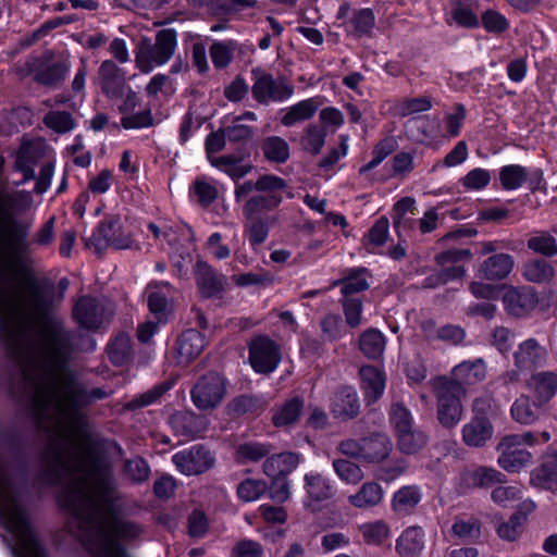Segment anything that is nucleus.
I'll return each mask as SVG.
<instances>
[{"label": "nucleus", "mask_w": 557, "mask_h": 557, "mask_svg": "<svg viewBox=\"0 0 557 557\" xmlns=\"http://www.w3.org/2000/svg\"><path fill=\"white\" fill-rule=\"evenodd\" d=\"M57 469L69 478L62 504L72 513L70 528L95 557H126L121 543L138 537L141 528L120 517L108 468Z\"/></svg>", "instance_id": "f257e3e1"}, {"label": "nucleus", "mask_w": 557, "mask_h": 557, "mask_svg": "<svg viewBox=\"0 0 557 557\" xmlns=\"http://www.w3.org/2000/svg\"><path fill=\"white\" fill-rule=\"evenodd\" d=\"M0 522L12 535L20 557H46L16 495L0 468Z\"/></svg>", "instance_id": "f03ea898"}, {"label": "nucleus", "mask_w": 557, "mask_h": 557, "mask_svg": "<svg viewBox=\"0 0 557 557\" xmlns=\"http://www.w3.org/2000/svg\"><path fill=\"white\" fill-rule=\"evenodd\" d=\"M286 182L276 175H263L257 180L255 187L262 194L250 197L243 207L245 218H265L267 213L278 207L282 202V191Z\"/></svg>", "instance_id": "7ed1b4c3"}, {"label": "nucleus", "mask_w": 557, "mask_h": 557, "mask_svg": "<svg viewBox=\"0 0 557 557\" xmlns=\"http://www.w3.org/2000/svg\"><path fill=\"white\" fill-rule=\"evenodd\" d=\"M176 46V33L173 29L160 30L154 45L145 40L138 46L135 55L137 67L147 74L154 67L165 64L174 54Z\"/></svg>", "instance_id": "20e7f679"}, {"label": "nucleus", "mask_w": 557, "mask_h": 557, "mask_svg": "<svg viewBox=\"0 0 557 557\" xmlns=\"http://www.w3.org/2000/svg\"><path fill=\"white\" fill-rule=\"evenodd\" d=\"M437 398V419L445 428H455L462 417L463 388L444 377L432 383Z\"/></svg>", "instance_id": "39448f33"}, {"label": "nucleus", "mask_w": 557, "mask_h": 557, "mask_svg": "<svg viewBox=\"0 0 557 557\" xmlns=\"http://www.w3.org/2000/svg\"><path fill=\"white\" fill-rule=\"evenodd\" d=\"M226 382L219 373H208L200 377L191 391L194 405L202 410L216 407L223 399Z\"/></svg>", "instance_id": "423d86ee"}, {"label": "nucleus", "mask_w": 557, "mask_h": 557, "mask_svg": "<svg viewBox=\"0 0 557 557\" xmlns=\"http://www.w3.org/2000/svg\"><path fill=\"white\" fill-rule=\"evenodd\" d=\"M253 98L259 103L283 102L294 94V86L283 78H274L267 73H255V83L251 88Z\"/></svg>", "instance_id": "0eeeda50"}, {"label": "nucleus", "mask_w": 557, "mask_h": 557, "mask_svg": "<svg viewBox=\"0 0 557 557\" xmlns=\"http://www.w3.org/2000/svg\"><path fill=\"white\" fill-rule=\"evenodd\" d=\"M248 348L250 366L257 373L268 374L275 371L281 361V351L272 339L258 336Z\"/></svg>", "instance_id": "6e6552de"}, {"label": "nucleus", "mask_w": 557, "mask_h": 557, "mask_svg": "<svg viewBox=\"0 0 557 557\" xmlns=\"http://www.w3.org/2000/svg\"><path fill=\"white\" fill-rule=\"evenodd\" d=\"M172 461L184 475H199L214 466L213 455L201 446H193L175 453Z\"/></svg>", "instance_id": "1a4fd4ad"}, {"label": "nucleus", "mask_w": 557, "mask_h": 557, "mask_svg": "<svg viewBox=\"0 0 557 557\" xmlns=\"http://www.w3.org/2000/svg\"><path fill=\"white\" fill-rule=\"evenodd\" d=\"M547 349L535 338L521 342L513 352V362L518 371L533 370L544 367L547 361Z\"/></svg>", "instance_id": "9d476101"}, {"label": "nucleus", "mask_w": 557, "mask_h": 557, "mask_svg": "<svg viewBox=\"0 0 557 557\" xmlns=\"http://www.w3.org/2000/svg\"><path fill=\"white\" fill-rule=\"evenodd\" d=\"M503 302L511 315L523 317L537 305V297L531 287H507L503 295Z\"/></svg>", "instance_id": "9b49d317"}, {"label": "nucleus", "mask_w": 557, "mask_h": 557, "mask_svg": "<svg viewBox=\"0 0 557 557\" xmlns=\"http://www.w3.org/2000/svg\"><path fill=\"white\" fill-rule=\"evenodd\" d=\"M74 318L86 330L98 329L104 320L102 304L90 297H82L74 307Z\"/></svg>", "instance_id": "f8f14e48"}, {"label": "nucleus", "mask_w": 557, "mask_h": 557, "mask_svg": "<svg viewBox=\"0 0 557 557\" xmlns=\"http://www.w3.org/2000/svg\"><path fill=\"white\" fill-rule=\"evenodd\" d=\"M497 449L500 453L497 459L498 466L506 472L518 473L533 461L530 451L519 446H507L505 437L499 442Z\"/></svg>", "instance_id": "ddd939ff"}, {"label": "nucleus", "mask_w": 557, "mask_h": 557, "mask_svg": "<svg viewBox=\"0 0 557 557\" xmlns=\"http://www.w3.org/2000/svg\"><path fill=\"white\" fill-rule=\"evenodd\" d=\"M539 404H547L557 394V373L541 371L533 373L525 383Z\"/></svg>", "instance_id": "4468645a"}, {"label": "nucleus", "mask_w": 557, "mask_h": 557, "mask_svg": "<svg viewBox=\"0 0 557 557\" xmlns=\"http://www.w3.org/2000/svg\"><path fill=\"white\" fill-rule=\"evenodd\" d=\"M461 433L466 445L482 447L492 438L494 428L485 416H474L462 426Z\"/></svg>", "instance_id": "2eb2a0df"}, {"label": "nucleus", "mask_w": 557, "mask_h": 557, "mask_svg": "<svg viewBox=\"0 0 557 557\" xmlns=\"http://www.w3.org/2000/svg\"><path fill=\"white\" fill-rule=\"evenodd\" d=\"M173 432L182 437L194 438L206 430V421L193 412L178 411L169 419Z\"/></svg>", "instance_id": "dca6fc26"}, {"label": "nucleus", "mask_w": 557, "mask_h": 557, "mask_svg": "<svg viewBox=\"0 0 557 557\" xmlns=\"http://www.w3.org/2000/svg\"><path fill=\"white\" fill-rule=\"evenodd\" d=\"M322 103L323 99L321 97H312L287 107L281 111V123L289 127L296 123L309 120L314 115Z\"/></svg>", "instance_id": "f3484780"}, {"label": "nucleus", "mask_w": 557, "mask_h": 557, "mask_svg": "<svg viewBox=\"0 0 557 557\" xmlns=\"http://www.w3.org/2000/svg\"><path fill=\"white\" fill-rule=\"evenodd\" d=\"M383 487L373 481L364 482L355 493L348 495V504L356 509H371L384 499Z\"/></svg>", "instance_id": "a211bd4d"}, {"label": "nucleus", "mask_w": 557, "mask_h": 557, "mask_svg": "<svg viewBox=\"0 0 557 557\" xmlns=\"http://www.w3.org/2000/svg\"><path fill=\"white\" fill-rule=\"evenodd\" d=\"M359 408L358 395L354 387L343 386L335 392L331 403V410L335 417L354 418L358 414Z\"/></svg>", "instance_id": "6ab92c4d"}, {"label": "nucleus", "mask_w": 557, "mask_h": 557, "mask_svg": "<svg viewBox=\"0 0 557 557\" xmlns=\"http://www.w3.org/2000/svg\"><path fill=\"white\" fill-rule=\"evenodd\" d=\"M530 483L540 488H557V450L547 451L542 466L532 471Z\"/></svg>", "instance_id": "aec40b11"}, {"label": "nucleus", "mask_w": 557, "mask_h": 557, "mask_svg": "<svg viewBox=\"0 0 557 557\" xmlns=\"http://www.w3.org/2000/svg\"><path fill=\"white\" fill-rule=\"evenodd\" d=\"M302 410L304 400L300 397L289 398L272 409V423L275 428L288 429L298 422Z\"/></svg>", "instance_id": "412c9836"}, {"label": "nucleus", "mask_w": 557, "mask_h": 557, "mask_svg": "<svg viewBox=\"0 0 557 557\" xmlns=\"http://www.w3.org/2000/svg\"><path fill=\"white\" fill-rule=\"evenodd\" d=\"M542 406L536 399L532 400L530 396L521 394L510 406V417L521 425H532L540 419Z\"/></svg>", "instance_id": "4be33fe9"}, {"label": "nucleus", "mask_w": 557, "mask_h": 557, "mask_svg": "<svg viewBox=\"0 0 557 557\" xmlns=\"http://www.w3.org/2000/svg\"><path fill=\"white\" fill-rule=\"evenodd\" d=\"M196 280L203 296L211 297L223 290L226 278L215 273L211 265L199 261L196 264Z\"/></svg>", "instance_id": "5701e85b"}, {"label": "nucleus", "mask_w": 557, "mask_h": 557, "mask_svg": "<svg viewBox=\"0 0 557 557\" xmlns=\"http://www.w3.org/2000/svg\"><path fill=\"white\" fill-rule=\"evenodd\" d=\"M451 376L458 386L479 383L486 376V364L481 358L462 361L454 367Z\"/></svg>", "instance_id": "b1692460"}, {"label": "nucleus", "mask_w": 557, "mask_h": 557, "mask_svg": "<svg viewBox=\"0 0 557 557\" xmlns=\"http://www.w3.org/2000/svg\"><path fill=\"white\" fill-rule=\"evenodd\" d=\"M361 389L369 404L375 403L384 393L385 376L384 373L372 366H366L360 369Z\"/></svg>", "instance_id": "393cba45"}, {"label": "nucleus", "mask_w": 557, "mask_h": 557, "mask_svg": "<svg viewBox=\"0 0 557 557\" xmlns=\"http://www.w3.org/2000/svg\"><path fill=\"white\" fill-rule=\"evenodd\" d=\"M206 346L203 335L196 330H187L182 333L177 341V361L180 363H187L199 354Z\"/></svg>", "instance_id": "a878e982"}, {"label": "nucleus", "mask_w": 557, "mask_h": 557, "mask_svg": "<svg viewBox=\"0 0 557 557\" xmlns=\"http://www.w3.org/2000/svg\"><path fill=\"white\" fill-rule=\"evenodd\" d=\"M301 460L302 457L296 453L272 455L264 461L263 471L270 478L284 476L294 471Z\"/></svg>", "instance_id": "bb28decb"}, {"label": "nucleus", "mask_w": 557, "mask_h": 557, "mask_svg": "<svg viewBox=\"0 0 557 557\" xmlns=\"http://www.w3.org/2000/svg\"><path fill=\"white\" fill-rule=\"evenodd\" d=\"M513 258L508 253H497L487 258L480 267L484 278L498 281L507 277L513 268Z\"/></svg>", "instance_id": "cd10ccee"}, {"label": "nucleus", "mask_w": 557, "mask_h": 557, "mask_svg": "<svg viewBox=\"0 0 557 557\" xmlns=\"http://www.w3.org/2000/svg\"><path fill=\"white\" fill-rule=\"evenodd\" d=\"M424 548V533L421 528H407L396 541V550L403 557H418Z\"/></svg>", "instance_id": "c85d7f7f"}, {"label": "nucleus", "mask_w": 557, "mask_h": 557, "mask_svg": "<svg viewBox=\"0 0 557 557\" xmlns=\"http://www.w3.org/2000/svg\"><path fill=\"white\" fill-rule=\"evenodd\" d=\"M392 442L385 434H373L363 438V461L381 462L392 451Z\"/></svg>", "instance_id": "c756f323"}, {"label": "nucleus", "mask_w": 557, "mask_h": 557, "mask_svg": "<svg viewBox=\"0 0 557 557\" xmlns=\"http://www.w3.org/2000/svg\"><path fill=\"white\" fill-rule=\"evenodd\" d=\"M147 292L149 309L161 320L170 309L172 287L166 282L153 283L148 286Z\"/></svg>", "instance_id": "7c9ffc66"}, {"label": "nucleus", "mask_w": 557, "mask_h": 557, "mask_svg": "<svg viewBox=\"0 0 557 557\" xmlns=\"http://www.w3.org/2000/svg\"><path fill=\"white\" fill-rule=\"evenodd\" d=\"M304 482L308 497L314 502L329 499L333 495V485L330 480L319 472L306 473Z\"/></svg>", "instance_id": "2f4dec72"}, {"label": "nucleus", "mask_w": 557, "mask_h": 557, "mask_svg": "<svg viewBox=\"0 0 557 557\" xmlns=\"http://www.w3.org/2000/svg\"><path fill=\"white\" fill-rule=\"evenodd\" d=\"M362 541L367 545L380 546L391 537L389 525L383 520H373L358 525Z\"/></svg>", "instance_id": "473e14b6"}, {"label": "nucleus", "mask_w": 557, "mask_h": 557, "mask_svg": "<svg viewBox=\"0 0 557 557\" xmlns=\"http://www.w3.org/2000/svg\"><path fill=\"white\" fill-rule=\"evenodd\" d=\"M120 230V224L117 221H110L103 223L96 233H94L95 239H101L108 244L113 246L116 249H126L132 247V237L128 233L121 232L120 235H116V232Z\"/></svg>", "instance_id": "72a5a7b5"}, {"label": "nucleus", "mask_w": 557, "mask_h": 557, "mask_svg": "<svg viewBox=\"0 0 557 557\" xmlns=\"http://www.w3.org/2000/svg\"><path fill=\"white\" fill-rule=\"evenodd\" d=\"M276 221L275 216L246 218L245 235L252 247L265 242L269 235L270 224Z\"/></svg>", "instance_id": "f704fd0d"}, {"label": "nucleus", "mask_w": 557, "mask_h": 557, "mask_svg": "<svg viewBox=\"0 0 557 557\" xmlns=\"http://www.w3.org/2000/svg\"><path fill=\"white\" fill-rule=\"evenodd\" d=\"M261 149L269 162L285 163L290 156L288 143L280 136H269L262 140Z\"/></svg>", "instance_id": "c9c22d12"}, {"label": "nucleus", "mask_w": 557, "mask_h": 557, "mask_svg": "<svg viewBox=\"0 0 557 557\" xmlns=\"http://www.w3.org/2000/svg\"><path fill=\"white\" fill-rule=\"evenodd\" d=\"M421 500V492L417 486H404L393 496L392 508L398 513L410 512Z\"/></svg>", "instance_id": "e433bc0d"}, {"label": "nucleus", "mask_w": 557, "mask_h": 557, "mask_svg": "<svg viewBox=\"0 0 557 557\" xmlns=\"http://www.w3.org/2000/svg\"><path fill=\"white\" fill-rule=\"evenodd\" d=\"M100 85L109 97H115L121 89L119 69L112 61H103L99 67Z\"/></svg>", "instance_id": "4c0bfd02"}, {"label": "nucleus", "mask_w": 557, "mask_h": 557, "mask_svg": "<svg viewBox=\"0 0 557 557\" xmlns=\"http://www.w3.org/2000/svg\"><path fill=\"white\" fill-rule=\"evenodd\" d=\"M210 163L234 181L244 177L251 171L250 164L243 163L240 160L231 156L210 158Z\"/></svg>", "instance_id": "58836bf2"}, {"label": "nucleus", "mask_w": 557, "mask_h": 557, "mask_svg": "<svg viewBox=\"0 0 557 557\" xmlns=\"http://www.w3.org/2000/svg\"><path fill=\"white\" fill-rule=\"evenodd\" d=\"M528 177V171L519 164H509L500 168L499 181L503 188L516 190L520 188Z\"/></svg>", "instance_id": "ea45409f"}, {"label": "nucleus", "mask_w": 557, "mask_h": 557, "mask_svg": "<svg viewBox=\"0 0 557 557\" xmlns=\"http://www.w3.org/2000/svg\"><path fill=\"white\" fill-rule=\"evenodd\" d=\"M360 349L368 358H379L385 348L384 335L377 330H369L360 336Z\"/></svg>", "instance_id": "a19ab883"}, {"label": "nucleus", "mask_w": 557, "mask_h": 557, "mask_svg": "<svg viewBox=\"0 0 557 557\" xmlns=\"http://www.w3.org/2000/svg\"><path fill=\"white\" fill-rule=\"evenodd\" d=\"M333 469L339 480L346 484L356 485L364 478L362 469L358 465L346 459L334 460Z\"/></svg>", "instance_id": "79ce46f5"}, {"label": "nucleus", "mask_w": 557, "mask_h": 557, "mask_svg": "<svg viewBox=\"0 0 557 557\" xmlns=\"http://www.w3.org/2000/svg\"><path fill=\"white\" fill-rule=\"evenodd\" d=\"M397 437L398 447L405 454H414L426 443L425 434L413 428L397 433Z\"/></svg>", "instance_id": "37998d69"}, {"label": "nucleus", "mask_w": 557, "mask_h": 557, "mask_svg": "<svg viewBox=\"0 0 557 557\" xmlns=\"http://www.w3.org/2000/svg\"><path fill=\"white\" fill-rule=\"evenodd\" d=\"M480 22L485 32L494 35H500L509 29L508 18L499 11L488 9L481 14Z\"/></svg>", "instance_id": "c03bdc74"}, {"label": "nucleus", "mask_w": 557, "mask_h": 557, "mask_svg": "<svg viewBox=\"0 0 557 557\" xmlns=\"http://www.w3.org/2000/svg\"><path fill=\"white\" fill-rule=\"evenodd\" d=\"M432 108V101L429 97H418L403 99L394 106V111L399 116H408L429 111Z\"/></svg>", "instance_id": "a18cd8bd"}, {"label": "nucleus", "mask_w": 557, "mask_h": 557, "mask_svg": "<svg viewBox=\"0 0 557 557\" xmlns=\"http://www.w3.org/2000/svg\"><path fill=\"white\" fill-rule=\"evenodd\" d=\"M553 268L543 260H532L524 264L523 276L533 283H543L553 277Z\"/></svg>", "instance_id": "49530a36"}, {"label": "nucleus", "mask_w": 557, "mask_h": 557, "mask_svg": "<svg viewBox=\"0 0 557 557\" xmlns=\"http://www.w3.org/2000/svg\"><path fill=\"white\" fill-rule=\"evenodd\" d=\"M47 127L55 133L63 134L75 128V122L71 113L65 111H50L44 117Z\"/></svg>", "instance_id": "de8ad7c7"}, {"label": "nucleus", "mask_w": 557, "mask_h": 557, "mask_svg": "<svg viewBox=\"0 0 557 557\" xmlns=\"http://www.w3.org/2000/svg\"><path fill=\"white\" fill-rule=\"evenodd\" d=\"M268 490V485L262 480L246 479L237 486V495L244 502H255L259 499Z\"/></svg>", "instance_id": "09e8293b"}, {"label": "nucleus", "mask_w": 557, "mask_h": 557, "mask_svg": "<svg viewBox=\"0 0 557 557\" xmlns=\"http://www.w3.org/2000/svg\"><path fill=\"white\" fill-rule=\"evenodd\" d=\"M131 351V339L127 335L121 334L116 336L109 345L108 347V356L109 359L114 364H123Z\"/></svg>", "instance_id": "8fccbe9b"}, {"label": "nucleus", "mask_w": 557, "mask_h": 557, "mask_svg": "<svg viewBox=\"0 0 557 557\" xmlns=\"http://www.w3.org/2000/svg\"><path fill=\"white\" fill-rule=\"evenodd\" d=\"M272 450V446L265 443L249 442L239 445L237 458L242 461H258Z\"/></svg>", "instance_id": "3c124183"}, {"label": "nucleus", "mask_w": 557, "mask_h": 557, "mask_svg": "<svg viewBox=\"0 0 557 557\" xmlns=\"http://www.w3.org/2000/svg\"><path fill=\"white\" fill-rule=\"evenodd\" d=\"M528 247L534 252L542 253L544 256H553L557 253L556 239L548 233H536L531 236L528 240Z\"/></svg>", "instance_id": "603ef678"}, {"label": "nucleus", "mask_w": 557, "mask_h": 557, "mask_svg": "<svg viewBox=\"0 0 557 557\" xmlns=\"http://www.w3.org/2000/svg\"><path fill=\"white\" fill-rule=\"evenodd\" d=\"M471 476L473 484L481 487L506 482V476L494 468H478L472 472Z\"/></svg>", "instance_id": "864d4df0"}, {"label": "nucleus", "mask_w": 557, "mask_h": 557, "mask_svg": "<svg viewBox=\"0 0 557 557\" xmlns=\"http://www.w3.org/2000/svg\"><path fill=\"white\" fill-rule=\"evenodd\" d=\"M468 156H469L468 145L466 144V141L460 140L445 156V158L442 162H438L433 165L432 170L435 171L442 166L454 168V166L460 165L468 159Z\"/></svg>", "instance_id": "5fc2aeb1"}, {"label": "nucleus", "mask_w": 557, "mask_h": 557, "mask_svg": "<svg viewBox=\"0 0 557 557\" xmlns=\"http://www.w3.org/2000/svg\"><path fill=\"white\" fill-rule=\"evenodd\" d=\"M454 22L466 28H474L480 25V18L476 13L463 3H458L451 11Z\"/></svg>", "instance_id": "6e6d98bb"}, {"label": "nucleus", "mask_w": 557, "mask_h": 557, "mask_svg": "<svg viewBox=\"0 0 557 557\" xmlns=\"http://www.w3.org/2000/svg\"><path fill=\"white\" fill-rule=\"evenodd\" d=\"M193 193L201 206H209L218 197L214 182L205 178L197 180L193 186Z\"/></svg>", "instance_id": "4d7b16f0"}, {"label": "nucleus", "mask_w": 557, "mask_h": 557, "mask_svg": "<svg viewBox=\"0 0 557 557\" xmlns=\"http://www.w3.org/2000/svg\"><path fill=\"white\" fill-rule=\"evenodd\" d=\"M65 151L75 165L81 168H87L90 165L91 153L85 148L81 136H76L73 144L67 146Z\"/></svg>", "instance_id": "13d9d810"}, {"label": "nucleus", "mask_w": 557, "mask_h": 557, "mask_svg": "<svg viewBox=\"0 0 557 557\" xmlns=\"http://www.w3.org/2000/svg\"><path fill=\"white\" fill-rule=\"evenodd\" d=\"M395 148V141L391 138L381 140L372 151L371 160L364 164L360 172H368L376 168L387 156L392 153Z\"/></svg>", "instance_id": "bf43d9fd"}, {"label": "nucleus", "mask_w": 557, "mask_h": 557, "mask_svg": "<svg viewBox=\"0 0 557 557\" xmlns=\"http://www.w3.org/2000/svg\"><path fill=\"white\" fill-rule=\"evenodd\" d=\"M325 143V133L318 125H309L305 131L304 147L309 152L317 154Z\"/></svg>", "instance_id": "052dcab7"}, {"label": "nucleus", "mask_w": 557, "mask_h": 557, "mask_svg": "<svg viewBox=\"0 0 557 557\" xmlns=\"http://www.w3.org/2000/svg\"><path fill=\"white\" fill-rule=\"evenodd\" d=\"M491 182L490 171L476 168L467 173L462 178V186L469 190H481Z\"/></svg>", "instance_id": "680f3d73"}, {"label": "nucleus", "mask_w": 557, "mask_h": 557, "mask_svg": "<svg viewBox=\"0 0 557 557\" xmlns=\"http://www.w3.org/2000/svg\"><path fill=\"white\" fill-rule=\"evenodd\" d=\"M416 149L401 150L393 158V171L398 176L408 175L414 169Z\"/></svg>", "instance_id": "e2e57ef3"}, {"label": "nucleus", "mask_w": 557, "mask_h": 557, "mask_svg": "<svg viewBox=\"0 0 557 557\" xmlns=\"http://www.w3.org/2000/svg\"><path fill=\"white\" fill-rule=\"evenodd\" d=\"M521 488L518 486L500 485L492 491L491 497L494 503L502 507H508L512 502L521 498Z\"/></svg>", "instance_id": "0e129e2a"}, {"label": "nucleus", "mask_w": 557, "mask_h": 557, "mask_svg": "<svg viewBox=\"0 0 557 557\" xmlns=\"http://www.w3.org/2000/svg\"><path fill=\"white\" fill-rule=\"evenodd\" d=\"M121 124L126 129L144 128L152 124V116L149 110L131 111L122 115Z\"/></svg>", "instance_id": "69168bd1"}, {"label": "nucleus", "mask_w": 557, "mask_h": 557, "mask_svg": "<svg viewBox=\"0 0 557 557\" xmlns=\"http://www.w3.org/2000/svg\"><path fill=\"white\" fill-rule=\"evenodd\" d=\"M391 421L396 433L413 428V419L410 412L400 404H394L391 409Z\"/></svg>", "instance_id": "338daca9"}, {"label": "nucleus", "mask_w": 557, "mask_h": 557, "mask_svg": "<svg viewBox=\"0 0 557 557\" xmlns=\"http://www.w3.org/2000/svg\"><path fill=\"white\" fill-rule=\"evenodd\" d=\"M465 120L466 110L461 104L456 106L453 112L445 115L444 123L449 137L459 135Z\"/></svg>", "instance_id": "774afa93"}]
</instances>
